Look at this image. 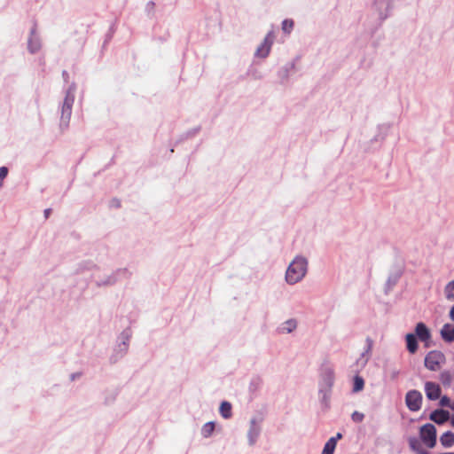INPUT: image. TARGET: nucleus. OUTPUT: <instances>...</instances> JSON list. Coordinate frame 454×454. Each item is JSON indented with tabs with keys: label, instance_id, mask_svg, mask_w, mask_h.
<instances>
[{
	"label": "nucleus",
	"instance_id": "nucleus-8",
	"mask_svg": "<svg viewBox=\"0 0 454 454\" xmlns=\"http://www.w3.org/2000/svg\"><path fill=\"white\" fill-rule=\"evenodd\" d=\"M260 431L261 428L258 422L254 419H251L250 427L247 433L249 445L252 446L256 442V440L260 434Z\"/></svg>",
	"mask_w": 454,
	"mask_h": 454
},
{
	"label": "nucleus",
	"instance_id": "nucleus-19",
	"mask_svg": "<svg viewBox=\"0 0 454 454\" xmlns=\"http://www.w3.org/2000/svg\"><path fill=\"white\" fill-rule=\"evenodd\" d=\"M220 413L224 419L231 417V404L229 402H223L220 405Z\"/></svg>",
	"mask_w": 454,
	"mask_h": 454
},
{
	"label": "nucleus",
	"instance_id": "nucleus-14",
	"mask_svg": "<svg viewBox=\"0 0 454 454\" xmlns=\"http://www.w3.org/2000/svg\"><path fill=\"white\" fill-rule=\"evenodd\" d=\"M409 446L417 454H430L429 451L422 447L421 442L416 437L409 438Z\"/></svg>",
	"mask_w": 454,
	"mask_h": 454
},
{
	"label": "nucleus",
	"instance_id": "nucleus-30",
	"mask_svg": "<svg viewBox=\"0 0 454 454\" xmlns=\"http://www.w3.org/2000/svg\"><path fill=\"white\" fill-rule=\"evenodd\" d=\"M449 317L454 322V305L450 309Z\"/></svg>",
	"mask_w": 454,
	"mask_h": 454
},
{
	"label": "nucleus",
	"instance_id": "nucleus-17",
	"mask_svg": "<svg viewBox=\"0 0 454 454\" xmlns=\"http://www.w3.org/2000/svg\"><path fill=\"white\" fill-rule=\"evenodd\" d=\"M443 294L447 301H454V279L445 285Z\"/></svg>",
	"mask_w": 454,
	"mask_h": 454
},
{
	"label": "nucleus",
	"instance_id": "nucleus-15",
	"mask_svg": "<svg viewBox=\"0 0 454 454\" xmlns=\"http://www.w3.org/2000/svg\"><path fill=\"white\" fill-rule=\"evenodd\" d=\"M440 442L444 448H450L454 444V434L447 431L440 437Z\"/></svg>",
	"mask_w": 454,
	"mask_h": 454
},
{
	"label": "nucleus",
	"instance_id": "nucleus-25",
	"mask_svg": "<svg viewBox=\"0 0 454 454\" xmlns=\"http://www.w3.org/2000/svg\"><path fill=\"white\" fill-rule=\"evenodd\" d=\"M294 27V21L292 20H285L282 23V30L286 33H290Z\"/></svg>",
	"mask_w": 454,
	"mask_h": 454
},
{
	"label": "nucleus",
	"instance_id": "nucleus-5",
	"mask_svg": "<svg viewBox=\"0 0 454 454\" xmlns=\"http://www.w3.org/2000/svg\"><path fill=\"white\" fill-rule=\"evenodd\" d=\"M422 395L418 390H410L405 395V403L408 409L411 411H418L421 408Z\"/></svg>",
	"mask_w": 454,
	"mask_h": 454
},
{
	"label": "nucleus",
	"instance_id": "nucleus-31",
	"mask_svg": "<svg viewBox=\"0 0 454 454\" xmlns=\"http://www.w3.org/2000/svg\"><path fill=\"white\" fill-rule=\"evenodd\" d=\"M367 343H368V349H367V352L370 351L372 346V340L370 339V338H367L366 340Z\"/></svg>",
	"mask_w": 454,
	"mask_h": 454
},
{
	"label": "nucleus",
	"instance_id": "nucleus-23",
	"mask_svg": "<svg viewBox=\"0 0 454 454\" xmlns=\"http://www.w3.org/2000/svg\"><path fill=\"white\" fill-rule=\"evenodd\" d=\"M364 380L359 376H356L354 379L353 391L359 392L364 388Z\"/></svg>",
	"mask_w": 454,
	"mask_h": 454
},
{
	"label": "nucleus",
	"instance_id": "nucleus-11",
	"mask_svg": "<svg viewBox=\"0 0 454 454\" xmlns=\"http://www.w3.org/2000/svg\"><path fill=\"white\" fill-rule=\"evenodd\" d=\"M415 333L421 341L428 340L431 337L429 329L422 322L416 325Z\"/></svg>",
	"mask_w": 454,
	"mask_h": 454
},
{
	"label": "nucleus",
	"instance_id": "nucleus-10",
	"mask_svg": "<svg viewBox=\"0 0 454 454\" xmlns=\"http://www.w3.org/2000/svg\"><path fill=\"white\" fill-rule=\"evenodd\" d=\"M298 323L294 318H290L283 322L278 328V332L282 334L291 333L297 328Z\"/></svg>",
	"mask_w": 454,
	"mask_h": 454
},
{
	"label": "nucleus",
	"instance_id": "nucleus-35",
	"mask_svg": "<svg viewBox=\"0 0 454 454\" xmlns=\"http://www.w3.org/2000/svg\"><path fill=\"white\" fill-rule=\"evenodd\" d=\"M440 454H454L453 452H444V453H440Z\"/></svg>",
	"mask_w": 454,
	"mask_h": 454
},
{
	"label": "nucleus",
	"instance_id": "nucleus-16",
	"mask_svg": "<svg viewBox=\"0 0 454 454\" xmlns=\"http://www.w3.org/2000/svg\"><path fill=\"white\" fill-rule=\"evenodd\" d=\"M407 349L410 353L414 354L418 349V342L413 333H407L405 336Z\"/></svg>",
	"mask_w": 454,
	"mask_h": 454
},
{
	"label": "nucleus",
	"instance_id": "nucleus-26",
	"mask_svg": "<svg viewBox=\"0 0 454 454\" xmlns=\"http://www.w3.org/2000/svg\"><path fill=\"white\" fill-rule=\"evenodd\" d=\"M375 5L380 10L383 8H387L389 5V0H376Z\"/></svg>",
	"mask_w": 454,
	"mask_h": 454
},
{
	"label": "nucleus",
	"instance_id": "nucleus-24",
	"mask_svg": "<svg viewBox=\"0 0 454 454\" xmlns=\"http://www.w3.org/2000/svg\"><path fill=\"white\" fill-rule=\"evenodd\" d=\"M215 429V424L213 422L206 423L202 427V434L205 437H208Z\"/></svg>",
	"mask_w": 454,
	"mask_h": 454
},
{
	"label": "nucleus",
	"instance_id": "nucleus-32",
	"mask_svg": "<svg viewBox=\"0 0 454 454\" xmlns=\"http://www.w3.org/2000/svg\"><path fill=\"white\" fill-rule=\"evenodd\" d=\"M333 438H335V444H337V441L342 438V434L340 433H337L336 436Z\"/></svg>",
	"mask_w": 454,
	"mask_h": 454
},
{
	"label": "nucleus",
	"instance_id": "nucleus-1",
	"mask_svg": "<svg viewBox=\"0 0 454 454\" xmlns=\"http://www.w3.org/2000/svg\"><path fill=\"white\" fill-rule=\"evenodd\" d=\"M308 270V261L305 257L296 256L289 264L286 272V280L289 285L300 282Z\"/></svg>",
	"mask_w": 454,
	"mask_h": 454
},
{
	"label": "nucleus",
	"instance_id": "nucleus-20",
	"mask_svg": "<svg viewBox=\"0 0 454 454\" xmlns=\"http://www.w3.org/2000/svg\"><path fill=\"white\" fill-rule=\"evenodd\" d=\"M454 373L449 372V371H443L440 374V380L442 381V385L444 386H450L453 380Z\"/></svg>",
	"mask_w": 454,
	"mask_h": 454
},
{
	"label": "nucleus",
	"instance_id": "nucleus-6",
	"mask_svg": "<svg viewBox=\"0 0 454 454\" xmlns=\"http://www.w3.org/2000/svg\"><path fill=\"white\" fill-rule=\"evenodd\" d=\"M441 392L442 390L438 384L432 381H427L425 383V393L429 400L439 399L441 396Z\"/></svg>",
	"mask_w": 454,
	"mask_h": 454
},
{
	"label": "nucleus",
	"instance_id": "nucleus-27",
	"mask_svg": "<svg viewBox=\"0 0 454 454\" xmlns=\"http://www.w3.org/2000/svg\"><path fill=\"white\" fill-rule=\"evenodd\" d=\"M351 418L355 422L359 423L364 419V416L359 411H354L351 415Z\"/></svg>",
	"mask_w": 454,
	"mask_h": 454
},
{
	"label": "nucleus",
	"instance_id": "nucleus-7",
	"mask_svg": "<svg viewBox=\"0 0 454 454\" xmlns=\"http://www.w3.org/2000/svg\"><path fill=\"white\" fill-rule=\"evenodd\" d=\"M273 39H274V35H273L272 32H270L266 35L263 43L256 50V52H255L256 56L265 58L270 52Z\"/></svg>",
	"mask_w": 454,
	"mask_h": 454
},
{
	"label": "nucleus",
	"instance_id": "nucleus-29",
	"mask_svg": "<svg viewBox=\"0 0 454 454\" xmlns=\"http://www.w3.org/2000/svg\"><path fill=\"white\" fill-rule=\"evenodd\" d=\"M441 406H448L450 404V398L447 396H442L440 399Z\"/></svg>",
	"mask_w": 454,
	"mask_h": 454
},
{
	"label": "nucleus",
	"instance_id": "nucleus-22",
	"mask_svg": "<svg viewBox=\"0 0 454 454\" xmlns=\"http://www.w3.org/2000/svg\"><path fill=\"white\" fill-rule=\"evenodd\" d=\"M402 273H403V270L401 268L395 270V271L388 278V280H387L388 285L391 286H394L397 282L399 278L401 277Z\"/></svg>",
	"mask_w": 454,
	"mask_h": 454
},
{
	"label": "nucleus",
	"instance_id": "nucleus-18",
	"mask_svg": "<svg viewBox=\"0 0 454 454\" xmlns=\"http://www.w3.org/2000/svg\"><path fill=\"white\" fill-rule=\"evenodd\" d=\"M40 46V41L35 35L34 30H32L31 36L28 40V50L30 51V52L34 53L39 50Z\"/></svg>",
	"mask_w": 454,
	"mask_h": 454
},
{
	"label": "nucleus",
	"instance_id": "nucleus-3",
	"mask_svg": "<svg viewBox=\"0 0 454 454\" xmlns=\"http://www.w3.org/2000/svg\"><path fill=\"white\" fill-rule=\"evenodd\" d=\"M419 437L421 442L432 449L436 444V428L433 424H426L420 427Z\"/></svg>",
	"mask_w": 454,
	"mask_h": 454
},
{
	"label": "nucleus",
	"instance_id": "nucleus-33",
	"mask_svg": "<svg viewBox=\"0 0 454 454\" xmlns=\"http://www.w3.org/2000/svg\"><path fill=\"white\" fill-rule=\"evenodd\" d=\"M44 214H45V215H46V217H47V216L49 215V214H50V209H46V210L44 211Z\"/></svg>",
	"mask_w": 454,
	"mask_h": 454
},
{
	"label": "nucleus",
	"instance_id": "nucleus-21",
	"mask_svg": "<svg viewBox=\"0 0 454 454\" xmlns=\"http://www.w3.org/2000/svg\"><path fill=\"white\" fill-rule=\"evenodd\" d=\"M335 448V438H330L325 444L322 454H333Z\"/></svg>",
	"mask_w": 454,
	"mask_h": 454
},
{
	"label": "nucleus",
	"instance_id": "nucleus-9",
	"mask_svg": "<svg viewBox=\"0 0 454 454\" xmlns=\"http://www.w3.org/2000/svg\"><path fill=\"white\" fill-rule=\"evenodd\" d=\"M74 102V96L69 90L67 93V97L65 98L63 107H62V120H68L71 115V108Z\"/></svg>",
	"mask_w": 454,
	"mask_h": 454
},
{
	"label": "nucleus",
	"instance_id": "nucleus-12",
	"mask_svg": "<svg viewBox=\"0 0 454 454\" xmlns=\"http://www.w3.org/2000/svg\"><path fill=\"white\" fill-rule=\"evenodd\" d=\"M449 418V411L444 410H436L430 414V419L437 424H443Z\"/></svg>",
	"mask_w": 454,
	"mask_h": 454
},
{
	"label": "nucleus",
	"instance_id": "nucleus-13",
	"mask_svg": "<svg viewBox=\"0 0 454 454\" xmlns=\"http://www.w3.org/2000/svg\"><path fill=\"white\" fill-rule=\"evenodd\" d=\"M441 337L447 342L454 340V325L451 324H445L441 329Z\"/></svg>",
	"mask_w": 454,
	"mask_h": 454
},
{
	"label": "nucleus",
	"instance_id": "nucleus-4",
	"mask_svg": "<svg viewBox=\"0 0 454 454\" xmlns=\"http://www.w3.org/2000/svg\"><path fill=\"white\" fill-rule=\"evenodd\" d=\"M445 362L443 353L437 350L430 351L425 357V366L430 371H437Z\"/></svg>",
	"mask_w": 454,
	"mask_h": 454
},
{
	"label": "nucleus",
	"instance_id": "nucleus-2",
	"mask_svg": "<svg viewBox=\"0 0 454 454\" xmlns=\"http://www.w3.org/2000/svg\"><path fill=\"white\" fill-rule=\"evenodd\" d=\"M334 381V369L329 363H324L320 369V388L319 392L323 394L324 401L329 398V392Z\"/></svg>",
	"mask_w": 454,
	"mask_h": 454
},
{
	"label": "nucleus",
	"instance_id": "nucleus-34",
	"mask_svg": "<svg viewBox=\"0 0 454 454\" xmlns=\"http://www.w3.org/2000/svg\"><path fill=\"white\" fill-rule=\"evenodd\" d=\"M450 423L454 427V415L450 419Z\"/></svg>",
	"mask_w": 454,
	"mask_h": 454
},
{
	"label": "nucleus",
	"instance_id": "nucleus-28",
	"mask_svg": "<svg viewBox=\"0 0 454 454\" xmlns=\"http://www.w3.org/2000/svg\"><path fill=\"white\" fill-rule=\"evenodd\" d=\"M8 174V168L6 167H1L0 168V187L2 186L3 179L7 176Z\"/></svg>",
	"mask_w": 454,
	"mask_h": 454
}]
</instances>
